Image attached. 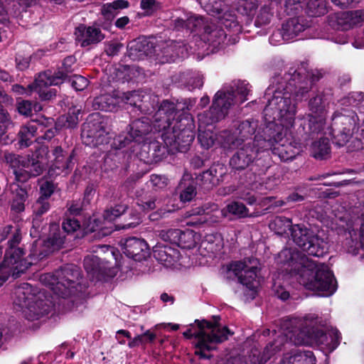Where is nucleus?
Returning a JSON list of instances; mask_svg holds the SVG:
<instances>
[{
  "instance_id": "f257e3e1",
  "label": "nucleus",
  "mask_w": 364,
  "mask_h": 364,
  "mask_svg": "<svg viewBox=\"0 0 364 364\" xmlns=\"http://www.w3.org/2000/svg\"><path fill=\"white\" fill-rule=\"evenodd\" d=\"M279 269L294 278L306 289L320 291L323 296L336 290V282L328 266L309 259L293 249H284L276 259Z\"/></svg>"
},
{
  "instance_id": "f03ea898",
  "label": "nucleus",
  "mask_w": 364,
  "mask_h": 364,
  "mask_svg": "<svg viewBox=\"0 0 364 364\" xmlns=\"http://www.w3.org/2000/svg\"><path fill=\"white\" fill-rule=\"evenodd\" d=\"M176 114L173 103L163 102L156 114L153 128L156 132L164 131L162 137L166 145H174L182 151L192 143L195 135L191 118L188 116L179 121L171 122Z\"/></svg>"
},
{
  "instance_id": "7ed1b4c3",
  "label": "nucleus",
  "mask_w": 364,
  "mask_h": 364,
  "mask_svg": "<svg viewBox=\"0 0 364 364\" xmlns=\"http://www.w3.org/2000/svg\"><path fill=\"white\" fill-rule=\"evenodd\" d=\"M255 132V124L246 121L239 126L238 139H235L234 136H228L225 144L229 148L238 149L230 161V164L233 168H245L253 161L257 154L264 150L262 149V139L260 136H255L253 141L249 139Z\"/></svg>"
},
{
  "instance_id": "20e7f679",
  "label": "nucleus",
  "mask_w": 364,
  "mask_h": 364,
  "mask_svg": "<svg viewBox=\"0 0 364 364\" xmlns=\"http://www.w3.org/2000/svg\"><path fill=\"white\" fill-rule=\"evenodd\" d=\"M272 94V97L268 99V104L264 109L265 120L269 124L278 120L283 127H291L294 125L296 113L294 100L291 99L289 92L274 91L269 87L265 95H270Z\"/></svg>"
},
{
  "instance_id": "39448f33",
  "label": "nucleus",
  "mask_w": 364,
  "mask_h": 364,
  "mask_svg": "<svg viewBox=\"0 0 364 364\" xmlns=\"http://www.w3.org/2000/svg\"><path fill=\"white\" fill-rule=\"evenodd\" d=\"M48 148L41 146L31 156H20L12 154L5 156L7 163L13 168L16 180L23 183L31 177L41 175L48 164Z\"/></svg>"
},
{
  "instance_id": "423d86ee",
  "label": "nucleus",
  "mask_w": 364,
  "mask_h": 364,
  "mask_svg": "<svg viewBox=\"0 0 364 364\" xmlns=\"http://www.w3.org/2000/svg\"><path fill=\"white\" fill-rule=\"evenodd\" d=\"M196 323L198 331L192 332L191 329H188L183 333V336L188 338L192 336L198 338L195 353L203 358H209L205 352L215 349V344L227 340L230 332L226 326H222L218 322L211 323L203 320L196 321Z\"/></svg>"
},
{
  "instance_id": "0eeeda50",
  "label": "nucleus",
  "mask_w": 364,
  "mask_h": 364,
  "mask_svg": "<svg viewBox=\"0 0 364 364\" xmlns=\"http://www.w3.org/2000/svg\"><path fill=\"white\" fill-rule=\"evenodd\" d=\"M14 304L28 321L38 320L48 314L50 306L31 284L23 283L16 288Z\"/></svg>"
},
{
  "instance_id": "6e6552de",
  "label": "nucleus",
  "mask_w": 364,
  "mask_h": 364,
  "mask_svg": "<svg viewBox=\"0 0 364 364\" xmlns=\"http://www.w3.org/2000/svg\"><path fill=\"white\" fill-rule=\"evenodd\" d=\"M223 92H216L213 105L208 111L198 115V141L205 149H209L215 142V135L212 130L214 123L224 118L230 101L223 103Z\"/></svg>"
},
{
  "instance_id": "1a4fd4ad",
  "label": "nucleus",
  "mask_w": 364,
  "mask_h": 364,
  "mask_svg": "<svg viewBox=\"0 0 364 364\" xmlns=\"http://www.w3.org/2000/svg\"><path fill=\"white\" fill-rule=\"evenodd\" d=\"M127 207L124 205H117L114 208L106 210L102 217L94 215L90 218L85 228V232H95L99 237L109 235L115 230L129 229L138 225L141 222L140 213H134L131 215L132 221L123 226L114 225L113 221L122 215Z\"/></svg>"
},
{
  "instance_id": "9d476101",
  "label": "nucleus",
  "mask_w": 364,
  "mask_h": 364,
  "mask_svg": "<svg viewBox=\"0 0 364 364\" xmlns=\"http://www.w3.org/2000/svg\"><path fill=\"white\" fill-rule=\"evenodd\" d=\"M93 252L97 255H87L84 259V267L87 274L97 279L114 277L116 270L107 264L111 262V259L117 261V251L112 247L100 245L96 247Z\"/></svg>"
},
{
  "instance_id": "9b49d317",
  "label": "nucleus",
  "mask_w": 364,
  "mask_h": 364,
  "mask_svg": "<svg viewBox=\"0 0 364 364\" xmlns=\"http://www.w3.org/2000/svg\"><path fill=\"white\" fill-rule=\"evenodd\" d=\"M80 275L76 267L68 265L58 270L55 274L47 273L41 275V281L48 286L55 294L62 296H68L71 293V287Z\"/></svg>"
},
{
  "instance_id": "f8f14e48",
  "label": "nucleus",
  "mask_w": 364,
  "mask_h": 364,
  "mask_svg": "<svg viewBox=\"0 0 364 364\" xmlns=\"http://www.w3.org/2000/svg\"><path fill=\"white\" fill-rule=\"evenodd\" d=\"M259 262L255 258H247L230 264V269L238 277L240 282L246 287V295L254 299L259 287L257 272Z\"/></svg>"
},
{
  "instance_id": "ddd939ff",
  "label": "nucleus",
  "mask_w": 364,
  "mask_h": 364,
  "mask_svg": "<svg viewBox=\"0 0 364 364\" xmlns=\"http://www.w3.org/2000/svg\"><path fill=\"white\" fill-rule=\"evenodd\" d=\"M290 235L294 242L309 255L319 257L327 252V242L303 225H294Z\"/></svg>"
},
{
  "instance_id": "4468645a",
  "label": "nucleus",
  "mask_w": 364,
  "mask_h": 364,
  "mask_svg": "<svg viewBox=\"0 0 364 364\" xmlns=\"http://www.w3.org/2000/svg\"><path fill=\"white\" fill-rule=\"evenodd\" d=\"M316 317L314 315H307L300 320L301 329L295 330L291 336L290 340L295 345L311 346L314 343H320L323 342V338L326 335L321 331L314 329V324Z\"/></svg>"
},
{
  "instance_id": "2eb2a0df",
  "label": "nucleus",
  "mask_w": 364,
  "mask_h": 364,
  "mask_svg": "<svg viewBox=\"0 0 364 364\" xmlns=\"http://www.w3.org/2000/svg\"><path fill=\"white\" fill-rule=\"evenodd\" d=\"M107 133L104 119L94 114L83 124L81 137L85 144L96 146L107 141Z\"/></svg>"
},
{
  "instance_id": "dca6fc26",
  "label": "nucleus",
  "mask_w": 364,
  "mask_h": 364,
  "mask_svg": "<svg viewBox=\"0 0 364 364\" xmlns=\"http://www.w3.org/2000/svg\"><path fill=\"white\" fill-rule=\"evenodd\" d=\"M336 128L335 140L338 146H343L348 141L356 129L358 117L354 111L336 114L333 118Z\"/></svg>"
},
{
  "instance_id": "f3484780",
  "label": "nucleus",
  "mask_w": 364,
  "mask_h": 364,
  "mask_svg": "<svg viewBox=\"0 0 364 364\" xmlns=\"http://www.w3.org/2000/svg\"><path fill=\"white\" fill-rule=\"evenodd\" d=\"M65 77V75L62 72L53 75L50 71H46L40 73L36 78L35 82L28 85V89L29 92H38L42 100H49L55 95V93L51 90H47L48 87L62 83Z\"/></svg>"
},
{
  "instance_id": "a211bd4d",
  "label": "nucleus",
  "mask_w": 364,
  "mask_h": 364,
  "mask_svg": "<svg viewBox=\"0 0 364 364\" xmlns=\"http://www.w3.org/2000/svg\"><path fill=\"white\" fill-rule=\"evenodd\" d=\"M287 139H283L282 134L278 133L273 138L263 139L262 149L267 150L273 149V152L277 154L282 161L293 159L300 152V148L296 147Z\"/></svg>"
},
{
  "instance_id": "6ab92c4d",
  "label": "nucleus",
  "mask_w": 364,
  "mask_h": 364,
  "mask_svg": "<svg viewBox=\"0 0 364 364\" xmlns=\"http://www.w3.org/2000/svg\"><path fill=\"white\" fill-rule=\"evenodd\" d=\"M13 256L11 253H7L0 264V287L10 276L18 277L29 268L28 262H21Z\"/></svg>"
},
{
  "instance_id": "aec40b11",
  "label": "nucleus",
  "mask_w": 364,
  "mask_h": 364,
  "mask_svg": "<svg viewBox=\"0 0 364 364\" xmlns=\"http://www.w3.org/2000/svg\"><path fill=\"white\" fill-rule=\"evenodd\" d=\"M306 28V25L304 21L299 18H294L288 20L283 23L282 29L277 32L274 33L269 38L270 43L276 44L279 43L280 41L277 38L282 36V39L285 41L293 40L299 34L303 32Z\"/></svg>"
},
{
  "instance_id": "412c9836",
  "label": "nucleus",
  "mask_w": 364,
  "mask_h": 364,
  "mask_svg": "<svg viewBox=\"0 0 364 364\" xmlns=\"http://www.w3.org/2000/svg\"><path fill=\"white\" fill-rule=\"evenodd\" d=\"M223 92V103L227 101L231 102V105L227 109L228 111L232 105L237 103H243L247 100V96L250 92L249 84L245 82H238L234 87L230 85L224 86L217 92Z\"/></svg>"
},
{
  "instance_id": "4be33fe9",
  "label": "nucleus",
  "mask_w": 364,
  "mask_h": 364,
  "mask_svg": "<svg viewBox=\"0 0 364 364\" xmlns=\"http://www.w3.org/2000/svg\"><path fill=\"white\" fill-rule=\"evenodd\" d=\"M322 98L316 96L309 102L311 114H309V129L312 132L323 130L326 122V112L322 107Z\"/></svg>"
},
{
  "instance_id": "5701e85b",
  "label": "nucleus",
  "mask_w": 364,
  "mask_h": 364,
  "mask_svg": "<svg viewBox=\"0 0 364 364\" xmlns=\"http://www.w3.org/2000/svg\"><path fill=\"white\" fill-rule=\"evenodd\" d=\"M124 254L136 261L146 259L150 255L147 242L141 238L131 237L126 240L124 247Z\"/></svg>"
},
{
  "instance_id": "b1692460",
  "label": "nucleus",
  "mask_w": 364,
  "mask_h": 364,
  "mask_svg": "<svg viewBox=\"0 0 364 364\" xmlns=\"http://www.w3.org/2000/svg\"><path fill=\"white\" fill-rule=\"evenodd\" d=\"M154 257L157 261L166 267H176L180 258L178 249L161 243L154 247Z\"/></svg>"
},
{
  "instance_id": "393cba45",
  "label": "nucleus",
  "mask_w": 364,
  "mask_h": 364,
  "mask_svg": "<svg viewBox=\"0 0 364 364\" xmlns=\"http://www.w3.org/2000/svg\"><path fill=\"white\" fill-rule=\"evenodd\" d=\"M75 35L76 41L82 47L97 43L104 38L100 28L93 26L86 27L83 25L76 28Z\"/></svg>"
},
{
  "instance_id": "a878e982",
  "label": "nucleus",
  "mask_w": 364,
  "mask_h": 364,
  "mask_svg": "<svg viewBox=\"0 0 364 364\" xmlns=\"http://www.w3.org/2000/svg\"><path fill=\"white\" fill-rule=\"evenodd\" d=\"M304 5L306 6L312 16H320L326 12L322 0H286L285 2L287 10L290 12L302 9Z\"/></svg>"
},
{
  "instance_id": "bb28decb",
  "label": "nucleus",
  "mask_w": 364,
  "mask_h": 364,
  "mask_svg": "<svg viewBox=\"0 0 364 364\" xmlns=\"http://www.w3.org/2000/svg\"><path fill=\"white\" fill-rule=\"evenodd\" d=\"M346 245L348 253L360 254L361 257H364V218L360 219L359 230L350 233V238L347 240Z\"/></svg>"
},
{
  "instance_id": "cd10ccee",
  "label": "nucleus",
  "mask_w": 364,
  "mask_h": 364,
  "mask_svg": "<svg viewBox=\"0 0 364 364\" xmlns=\"http://www.w3.org/2000/svg\"><path fill=\"white\" fill-rule=\"evenodd\" d=\"M53 163L49 169V174L53 176L55 175H59L64 171H66L70 168V164L72 161V157H65L63 154V149L61 147H56L53 152Z\"/></svg>"
},
{
  "instance_id": "c85d7f7f",
  "label": "nucleus",
  "mask_w": 364,
  "mask_h": 364,
  "mask_svg": "<svg viewBox=\"0 0 364 364\" xmlns=\"http://www.w3.org/2000/svg\"><path fill=\"white\" fill-rule=\"evenodd\" d=\"M223 246L222 238L220 235L210 234L205 236L198 247L199 253L205 257L210 253L219 251Z\"/></svg>"
},
{
  "instance_id": "c756f323",
  "label": "nucleus",
  "mask_w": 364,
  "mask_h": 364,
  "mask_svg": "<svg viewBox=\"0 0 364 364\" xmlns=\"http://www.w3.org/2000/svg\"><path fill=\"white\" fill-rule=\"evenodd\" d=\"M21 240V232L18 228H15L14 233L11 235V237L9 240V249L6 252L4 257L7 253H11L15 258L21 262H26L29 263V267L33 263V255L31 254L28 258H23V252L21 248L15 249L14 247L20 242Z\"/></svg>"
},
{
  "instance_id": "7c9ffc66",
  "label": "nucleus",
  "mask_w": 364,
  "mask_h": 364,
  "mask_svg": "<svg viewBox=\"0 0 364 364\" xmlns=\"http://www.w3.org/2000/svg\"><path fill=\"white\" fill-rule=\"evenodd\" d=\"M151 130L152 127L150 125L149 120L146 117H143L132 122L129 134L132 139L139 141L143 139L144 136L146 135Z\"/></svg>"
},
{
  "instance_id": "2f4dec72",
  "label": "nucleus",
  "mask_w": 364,
  "mask_h": 364,
  "mask_svg": "<svg viewBox=\"0 0 364 364\" xmlns=\"http://www.w3.org/2000/svg\"><path fill=\"white\" fill-rule=\"evenodd\" d=\"M186 50V48L181 43L169 41L166 46L163 48L162 63L173 62L176 58L183 57Z\"/></svg>"
},
{
  "instance_id": "473e14b6",
  "label": "nucleus",
  "mask_w": 364,
  "mask_h": 364,
  "mask_svg": "<svg viewBox=\"0 0 364 364\" xmlns=\"http://www.w3.org/2000/svg\"><path fill=\"white\" fill-rule=\"evenodd\" d=\"M119 103V96L114 97L106 94L95 97L92 102V107L96 110L112 111Z\"/></svg>"
},
{
  "instance_id": "72a5a7b5",
  "label": "nucleus",
  "mask_w": 364,
  "mask_h": 364,
  "mask_svg": "<svg viewBox=\"0 0 364 364\" xmlns=\"http://www.w3.org/2000/svg\"><path fill=\"white\" fill-rule=\"evenodd\" d=\"M33 0H18L17 3L13 2L12 5L10 3L5 7L1 1L0 0V21L4 22L8 19L9 15L16 16L20 12V8L28 6L33 2Z\"/></svg>"
},
{
  "instance_id": "f704fd0d",
  "label": "nucleus",
  "mask_w": 364,
  "mask_h": 364,
  "mask_svg": "<svg viewBox=\"0 0 364 364\" xmlns=\"http://www.w3.org/2000/svg\"><path fill=\"white\" fill-rule=\"evenodd\" d=\"M200 240V236L197 232L189 230H181L176 245L183 249H192L196 246Z\"/></svg>"
},
{
  "instance_id": "c9c22d12",
  "label": "nucleus",
  "mask_w": 364,
  "mask_h": 364,
  "mask_svg": "<svg viewBox=\"0 0 364 364\" xmlns=\"http://www.w3.org/2000/svg\"><path fill=\"white\" fill-rule=\"evenodd\" d=\"M11 189L14 195L11 208L17 213L22 212L24 210V202L27 198V193L25 189L20 188L16 183L11 185Z\"/></svg>"
},
{
  "instance_id": "e433bc0d",
  "label": "nucleus",
  "mask_w": 364,
  "mask_h": 364,
  "mask_svg": "<svg viewBox=\"0 0 364 364\" xmlns=\"http://www.w3.org/2000/svg\"><path fill=\"white\" fill-rule=\"evenodd\" d=\"M293 227L290 219L282 216L276 217L269 223L270 229L281 235L291 234V229Z\"/></svg>"
},
{
  "instance_id": "4c0bfd02",
  "label": "nucleus",
  "mask_w": 364,
  "mask_h": 364,
  "mask_svg": "<svg viewBox=\"0 0 364 364\" xmlns=\"http://www.w3.org/2000/svg\"><path fill=\"white\" fill-rule=\"evenodd\" d=\"M220 212L223 218L228 217L229 214L237 218H245L248 215V209L244 204L238 202H232L227 205Z\"/></svg>"
},
{
  "instance_id": "58836bf2",
  "label": "nucleus",
  "mask_w": 364,
  "mask_h": 364,
  "mask_svg": "<svg viewBox=\"0 0 364 364\" xmlns=\"http://www.w3.org/2000/svg\"><path fill=\"white\" fill-rule=\"evenodd\" d=\"M37 131V127L33 122H28L23 126L19 131V142L21 146L27 147L31 143V139L34 137Z\"/></svg>"
},
{
  "instance_id": "ea45409f",
  "label": "nucleus",
  "mask_w": 364,
  "mask_h": 364,
  "mask_svg": "<svg viewBox=\"0 0 364 364\" xmlns=\"http://www.w3.org/2000/svg\"><path fill=\"white\" fill-rule=\"evenodd\" d=\"M51 230L53 232L51 236L45 242V246L48 248V252L59 250L64 243V237L60 235L58 226L53 225Z\"/></svg>"
},
{
  "instance_id": "a19ab883",
  "label": "nucleus",
  "mask_w": 364,
  "mask_h": 364,
  "mask_svg": "<svg viewBox=\"0 0 364 364\" xmlns=\"http://www.w3.org/2000/svg\"><path fill=\"white\" fill-rule=\"evenodd\" d=\"M312 154L316 159H325L330 154V144L327 139L315 141L311 146Z\"/></svg>"
},
{
  "instance_id": "79ce46f5",
  "label": "nucleus",
  "mask_w": 364,
  "mask_h": 364,
  "mask_svg": "<svg viewBox=\"0 0 364 364\" xmlns=\"http://www.w3.org/2000/svg\"><path fill=\"white\" fill-rule=\"evenodd\" d=\"M181 187H183L180 198L183 202L191 201L196 195L195 183L192 180H186L184 178L180 184Z\"/></svg>"
},
{
  "instance_id": "37998d69",
  "label": "nucleus",
  "mask_w": 364,
  "mask_h": 364,
  "mask_svg": "<svg viewBox=\"0 0 364 364\" xmlns=\"http://www.w3.org/2000/svg\"><path fill=\"white\" fill-rule=\"evenodd\" d=\"M145 96L141 91H134L132 92L122 93L121 96H119V102L130 105L132 106H139V102L144 100Z\"/></svg>"
},
{
  "instance_id": "c03bdc74",
  "label": "nucleus",
  "mask_w": 364,
  "mask_h": 364,
  "mask_svg": "<svg viewBox=\"0 0 364 364\" xmlns=\"http://www.w3.org/2000/svg\"><path fill=\"white\" fill-rule=\"evenodd\" d=\"M226 35L223 29L215 28L208 32L205 36V39L210 45L216 48L224 42Z\"/></svg>"
},
{
  "instance_id": "a18cd8bd",
  "label": "nucleus",
  "mask_w": 364,
  "mask_h": 364,
  "mask_svg": "<svg viewBox=\"0 0 364 364\" xmlns=\"http://www.w3.org/2000/svg\"><path fill=\"white\" fill-rule=\"evenodd\" d=\"M11 124V121L9 117L8 112L0 105V142L6 133L9 126Z\"/></svg>"
},
{
  "instance_id": "49530a36",
  "label": "nucleus",
  "mask_w": 364,
  "mask_h": 364,
  "mask_svg": "<svg viewBox=\"0 0 364 364\" xmlns=\"http://www.w3.org/2000/svg\"><path fill=\"white\" fill-rule=\"evenodd\" d=\"M159 201L154 197L151 196L144 200H140L137 202V205L143 212L152 210L158 207Z\"/></svg>"
},
{
  "instance_id": "de8ad7c7",
  "label": "nucleus",
  "mask_w": 364,
  "mask_h": 364,
  "mask_svg": "<svg viewBox=\"0 0 364 364\" xmlns=\"http://www.w3.org/2000/svg\"><path fill=\"white\" fill-rule=\"evenodd\" d=\"M179 234H181V230L178 229L162 230L160 232V237L165 242L176 245L178 242Z\"/></svg>"
},
{
  "instance_id": "09e8293b",
  "label": "nucleus",
  "mask_w": 364,
  "mask_h": 364,
  "mask_svg": "<svg viewBox=\"0 0 364 364\" xmlns=\"http://www.w3.org/2000/svg\"><path fill=\"white\" fill-rule=\"evenodd\" d=\"M337 23L340 28L348 30L353 27L351 17L349 11L343 12L337 16Z\"/></svg>"
},
{
  "instance_id": "8fccbe9b",
  "label": "nucleus",
  "mask_w": 364,
  "mask_h": 364,
  "mask_svg": "<svg viewBox=\"0 0 364 364\" xmlns=\"http://www.w3.org/2000/svg\"><path fill=\"white\" fill-rule=\"evenodd\" d=\"M70 81L71 86L77 91H82L88 85L87 79L81 75H74Z\"/></svg>"
},
{
  "instance_id": "3c124183",
  "label": "nucleus",
  "mask_w": 364,
  "mask_h": 364,
  "mask_svg": "<svg viewBox=\"0 0 364 364\" xmlns=\"http://www.w3.org/2000/svg\"><path fill=\"white\" fill-rule=\"evenodd\" d=\"M215 173L216 169L214 168H210L209 170L203 173L201 176L202 180L204 181L205 183L215 186L219 181V178Z\"/></svg>"
},
{
  "instance_id": "603ef678",
  "label": "nucleus",
  "mask_w": 364,
  "mask_h": 364,
  "mask_svg": "<svg viewBox=\"0 0 364 364\" xmlns=\"http://www.w3.org/2000/svg\"><path fill=\"white\" fill-rule=\"evenodd\" d=\"M273 290L275 295L280 299L285 301L289 297V293L281 284L279 281H275L273 285Z\"/></svg>"
},
{
  "instance_id": "864d4df0",
  "label": "nucleus",
  "mask_w": 364,
  "mask_h": 364,
  "mask_svg": "<svg viewBox=\"0 0 364 364\" xmlns=\"http://www.w3.org/2000/svg\"><path fill=\"white\" fill-rule=\"evenodd\" d=\"M80 228L79 221L74 218H68L63 223V229L68 233L74 232Z\"/></svg>"
},
{
  "instance_id": "5fc2aeb1",
  "label": "nucleus",
  "mask_w": 364,
  "mask_h": 364,
  "mask_svg": "<svg viewBox=\"0 0 364 364\" xmlns=\"http://www.w3.org/2000/svg\"><path fill=\"white\" fill-rule=\"evenodd\" d=\"M49 208L50 205L47 199L40 197L34 205V212L37 215H41L47 212Z\"/></svg>"
},
{
  "instance_id": "6e6d98bb",
  "label": "nucleus",
  "mask_w": 364,
  "mask_h": 364,
  "mask_svg": "<svg viewBox=\"0 0 364 364\" xmlns=\"http://www.w3.org/2000/svg\"><path fill=\"white\" fill-rule=\"evenodd\" d=\"M274 345V344L268 345L264 348L261 359L258 362V364H264L268 359L270 358L273 354L280 350L277 346L273 348Z\"/></svg>"
},
{
  "instance_id": "4d7b16f0",
  "label": "nucleus",
  "mask_w": 364,
  "mask_h": 364,
  "mask_svg": "<svg viewBox=\"0 0 364 364\" xmlns=\"http://www.w3.org/2000/svg\"><path fill=\"white\" fill-rule=\"evenodd\" d=\"M188 85L190 89L200 88L203 85V75L199 73H196L194 75L189 79Z\"/></svg>"
},
{
  "instance_id": "13d9d810",
  "label": "nucleus",
  "mask_w": 364,
  "mask_h": 364,
  "mask_svg": "<svg viewBox=\"0 0 364 364\" xmlns=\"http://www.w3.org/2000/svg\"><path fill=\"white\" fill-rule=\"evenodd\" d=\"M151 185L157 188H163L166 186L167 178L164 176L153 174L150 176Z\"/></svg>"
},
{
  "instance_id": "bf43d9fd",
  "label": "nucleus",
  "mask_w": 364,
  "mask_h": 364,
  "mask_svg": "<svg viewBox=\"0 0 364 364\" xmlns=\"http://www.w3.org/2000/svg\"><path fill=\"white\" fill-rule=\"evenodd\" d=\"M53 191V183L50 181H45L41 186V197L48 199L52 195Z\"/></svg>"
},
{
  "instance_id": "052dcab7",
  "label": "nucleus",
  "mask_w": 364,
  "mask_h": 364,
  "mask_svg": "<svg viewBox=\"0 0 364 364\" xmlns=\"http://www.w3.org/2000/svg\"><path fill=\"white\" fill-rule=\"evenodd\" d=\"M17 109L21 114L28 116L31 112L32 105L28 100H21L18 102Z\"/></svg>"
},
{
  "instance_id": "680f3d73",
  "label": "nucleus",
  "mask_w": 364,
  "mask_h": 364,
  "mask_svg": "<svg viewBox=\"0 0 364 364\" xmlns=\"http://www.w3.org/2000/svg\"><path fill=\"white\" fill-rule=\"evenodd\" d=\"M80 113V109H75V108L70 109L69 113H68L69 117H68V119H67L68 127H73L77 124V122L79 121L78 114Z\"/></svg>"
},
{
  "instance_id": "e2e57ef3",
  "label": "nucleus",
  "mask_w": 364,
  "mask_h": 364,
  "mask_svg": "<svg viewBox=\"0 0 364 364\" xmlns=\"http://www.w3.org/2000/svg\"><path fill=\"white\" fill-rule=\"evenodd\" d=\"M351 17L353 26H356L364 21V10H356L349 11Z\"/></svg>"
},
{
  "instance_id": "0e129e2a",
  "label": "nucleus",
  "mask_w": 364,
  "mask_h": 364,
  "mask_svg": "<svg viewBox=\"0 0 364 364\" xmlns=\"http://www.w3.org/2000/svg\"><path fill=\"white\" fill-rule=\"evenodd\" d=\"M311 352H308L307 353H296L287 358L289 359V363L296 364L300 361H306L308 360H311Z\"/></svg>"
},
{
  "instance_id": "69168bd1",
  "label": "nucleus",
  "mask_w": 364,
  "mask_h": 364,
  "mask_svg": "<svg viewBox=\"0 0 364 364\" xmlns=\"http://www.w3.org/2000/svg\"><path fill=\"white\" fill-rule=\"evenodd\" d=\"M121 48L122 45L119 43H109L107 46L105 52L108 55H115L118 53Z\"/></svg>"
},
{
  "instance_id": "338daca9",
  "label": "nucleus",
  "mask_w": 364,
  "mask_h": 364,
  "mask_svg": "<svg viewBox=\"0 0 364 364\" xmlns=\"http://www.w3.org/2000/svg\"><path fill=\"white\" fill-rule=\"evenodd\" d=\"M155 4V0H141V8L146 12L149 13L154 9Z\"/></svg>"
},
{
  "instance_id": "774afa93",
  "label": "nucleus",
  "mask_w": 364,
  "mask_h": 364,
  "mask_svg": "<svg viewBox=\"0 0 364 364\" xmlns=\"http://www.w3.org/2000/svg\"><path fill=\"white\" fill-rule=\"evenodd\" d=\"M101 12L103 16L109 18L110 16H113L114 14V9L112 8L111 3H107L104 4L102 6Z\"/></svg>"
}]
</instances>
